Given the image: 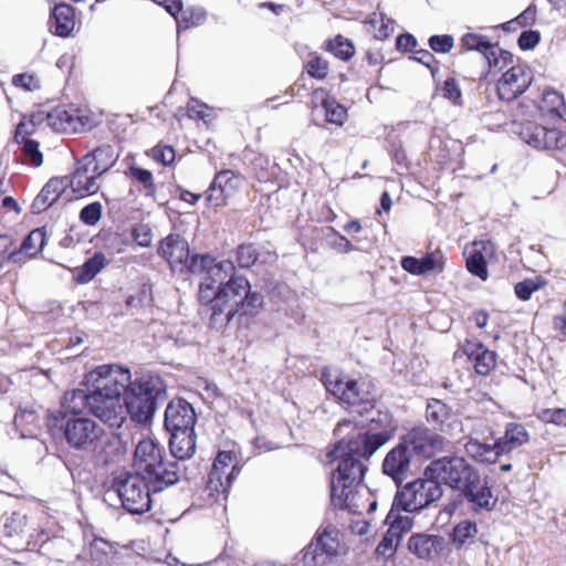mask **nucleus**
<instances>
[{
    "mask_svg": "<svg viewBox=\"0 0 566 566\" xmlns=\"http://www.w3.org/2000/svg\"><path fill=\"white\" fill-rule=\"evenodd\" d=\"M334 434L338 440L326 453V463H336L331 478L332 504L354 514L375 512L377 499L361 484L367 470L363 460L391 440L392 430L370 433L354 421L346 420L337 423Z\"/></svg>",
    "mask_w": 566,
    "mask_h": 566,
    "instance_id": "nucleus-1",
    "label": "nucleus"
},
{
    "mask_svg": "<svg viewBox=\"0 0 566 566\" xmlns=\"http://www.w3.org/2000/svg\"><path fill=\"white\" fill-rule=\"evenodd\" d=\"M130 384V370L117 364L101 365L85 375L88 411L111 428L126 419L123 394Z\"/></svg>",
    "mask_w": 566,
    "mask_h": 566,
    "instance_id": "nucleus-2",
    "label": "nucleus"
},
{
    "mask_svg": "<svg viewBox=\"0 0 566 566\" xmlns=\"http://www.w3.org/2000/svg\"><path fill=\"white\" fill-rule=\"evenodd\" d=\"M324 386L327 391L340 400L342 403L355 408V416L352 418L342 419V421H354L365 431L370 433H379L384 430H392L395 433L396 428L391 424L389 413L375 409V398L365 389V382H358L339 373H325Z\"/></svg>",
    "mask_w": 566,
    "mask_h": 566,
    "instance_id": "nucleus-3",
    "label": "nucleus"
},
{
    "mask_svg": "<svg viewBox=\"0 0 566 566\" xmlns=\"http://www.w3.org/2000/svg\"><path fill=\"white\" fill-rule=\"evenodd\" d=\"M133 465L136 473L149 480L154 493L178 483L185 475L181 463L165 461V449L150 436H142L137 440Z\"/></svg>",
    "mask_w": 566,
    "mask_h": 566,
    "instance_id": "nucleus-4",
    "label": "nucleus"
},
{
    "mask_svg": "<svg viewBox=\"0 0 566 566\" xmlns=\"http://www.w3.org/2000/svg\"><path fill=\"white\" fill-rule=\"evenodd\" d=\"M211 324L217 327L227 325L238 313L250 315L262 305V296L251 292L249 281L243 276L231 277L218 286L212 295Z\"/></svg>",
    "mask_w": 566,
    "mask_h": 566,
    "instance_id": "nucleus-5",
    "label": "nucleus"
},
{
    "mask_svg": "<svg viewBox=\"0 0 566 566\" xmlns=\"http://www.w3.org/2000/svg\"><path fill=\"white\" fill-rule=\"evenodd\" d=\"M164 391L165 387L159 377L145 376L135 381L130 380L124 399L126 415L128 413L132 420L139 423L149 421L157 409V400Z\"/></svg>",
    "mask_w": 566,
    "mask_h": 566,
    "instance_id": "nucleus-6",
    "label": "nucleus"
},
{
    "mask_svg": "<svg viewBox=\"0 0 566 566\" xmlns=\"http://www.w3.org/2000/svg\"><path fill=\"white\" fill-rule=\"evenodd\" d=\"M111 147H101L85 155L75 171L67 177V187L78 197L96 193L99 189L97 179L113 165Z\"/></svg>",
    "mask_w": 566,
    "mask_h": 566,
    "instance_id": "nucleus-7",
    "label": "nucleus"
},
{
    "mask_svg": "<svg viewBox=\"0 0 566 566\" xmlns=\"http://www.w3.org/2000/svg\"><path fill=\"white\" fill-rule=\"evenodd\" d=\"M50 432L62 434L70 448L77 451H87L96 447L103 429L88 417H73L61 421L56 418H46Z\"/></svg>",
    "mask_w": 566,
    "mask_h": 566,
    "instance_id": "nucleus-8",
    "label": "nucleus"
},
{
    "mask_svg": "<svg viewBox=\"0 0 566 566\" xmlns=\"http://www.w3.org/2000/svg\"><path fill=\"white\" fill-rule=\"evenodd\" d=\"M233 262L222 260L217 262L209 254H192L190 263V273L206 274L205 280L200 283L199 298L201 302L209 303L212 295L217 292L218 286H222L231 277H235Z\"/></svg>",
    "mask_w": 566,
    "mask_h": 566,
    "instance_id": "nucleus-9",
    "label": "nucleus"
},
{
    "mask_svg": "<svg viewBox=\"0 0 566 566\" xmlns=\"http://www.w3.org/2000/svg\"><path fill=\"white\" fill-rule=\"evenodd\" d=\"M115 489L122 505L132 514H142L151 506L150 485L147 478L139 473H123L114 480Z\"/></svg>",
    "mask_w": 566,
    "mask_h": 566,
    "instance_id": "nucleus-10",
    "label": "nucleus"
},
{
    "mask_svg": "<svg viewBox=\"0 0 566 566\" xmlns=\"http://www.w3.org/2000/svg\"><path fill=\"white\" fill-rule=\"evenodd\" d=\"M478 472L461 457H444L432 461L424 470V476H430L437 483L463 490Z\"/></svg>",
    "mask_w": 566,
    "mask_h": 566,
    "instance_id": "nucleus-11",
    "label": "nucleus"
},
{
    "mask_svg": "<svg viewBox=\"0 0 566 566\" xmlns=\"http://www.w3.org/2000/svg\"><path fill=\"white\" fill-rule=\"evenodd\" d=\"M442 495V488L430 476L417 479L407 483L399 491L395 499V504L406 512H419L438 501Z\"/></svg>",
    "mask_w": 566,
    "mask_h": 566,
    "instance_id": "nucleus-12",
    "label": "nucleus"
},
{
    "mask_svg": "<svg viewBox=\"0 0 566 566\" xmlns=\"http://www.w3.org/2000/svg\"><path fill=\"white\" fill-rule=\"evenodd\" d=\"M469 441L464 444L468 455L481 463H495L501 455L499 440L494 438L493 430L482 420L474 419V422L467 428Z\"/></svg>",
    "mask_w": 566,
    "mask_h": 566,
    "instance_id": "nucleus-13",
    "label": "nucleus"
},
{
    "mask_svg": "<svg viewBox=\"0 0 566 566\" xmlns=\"http://www.w3.org/2000/svg\"><path fill=\"white\" fill-rule=\"evenodd\" d=\"M342 551L340 532L337 527L328 524L305 548L303 562L305 566H327L342 554Z\"/></svg>",
    "mask_w": 566,
    "mask_h": 566,
    "instance_id": "nucleus-14",
    "label": "nucleus"
},
{
    "mask_svg": "<svg viewBox=\"0 0 566 566\" xmlns=\"http://www.w3.org/2000/svg\"><path fill=\"white\" fill-rule=\"evenodd\" d=\"M240 471L241 468L238 464L235 453L232 451H220L208 474L206 490L209 492V496L216 497V500L220 495L226 496Z\"/></svg>",
    "mask_w": 566,
    "mask_h": 566,
    "instance_id": "nucleus-15",
    "label": "nucleus"
},
{
    "mask_svg": "<svg viewBox=\"0 0 566 566\" xmlns=\"http://www.w3.org/2000/svg\"><path fill=\"white\" fill-rule=\"evenodd\" d=\"M399 441L406 447L413 458L431 459L442 452L447 444L446 439L428 427L418 426L403 436Z\"/></svg>",
    "mask_w": 566,
    "mask_h": 566,
    "instance_id": "nucleus-16",
    "label": "nucleus"
},
{
    "mask_svg": "<svg viewBox=\"0 0 566 566\" xmlns=\"http://www.w3.org/2000/svg\"><path fill=\"white\" fill-rule=\"evenodd\" d=\"M3 537L8 545H36L48 539L44 530H36L29 525L28 516L21 512H12L4 515L2 523Z\"/></svg>",
    "mask_w": 566,
    "mask_h": 566,
    "instance_id": "nucleus-17",
    "label": "nucleus"
},
{
    "mask_svg": "<svg viewBox=\"0 0 566 566\" xmlns=\"http://www.w3.org/2000/svg\"><path fill=\"white\" fill-rule=\"evenodd\" d=\"M428 422L453 437H460L467 432V428L474 422L473 418H461L441 400L431 399L426 409Z\"/></svg>",
    "mask_w": 566,
    "mask_h": 566,
    "instance_id": "nucleus-18",
    "label": "nucleus"
},
{
    "mask_svg": "<svg viewBox=\"0 0 566 566\" xmlns=\"http://www.w3.org/2000/svg\"><path fill=\"white\" fill-rule=\"evenodd\" d=\"M520 136L526 144L541 150H557L566 147V134L535 123L522 125Z\"/></svg>",
    "mask_w": 566,
    "mask_h": 566,
    "instance_id": "nucleus-19",
    "label": "nucleus"
},
{
    "mask_svg": "<svg viewBox=\"0 0 566 566\" xmlns=\"http://www.w3.org/2000/svg\"><path fill=\"white\" fill-rule=\"evenodd\" d=\"M531 83L530 70L525 65H514L497 81V95L502 101H514L528 88Z\"/></svg>",
    "mask_w": 566,
    "mask_h": 566,
    "instance_id": "nucleus-20",
    "label": "nucleus"
},
{
    "mask_svg": "<svg viewBox=\"0 0 566 566\" xmlns=\"http://www.w3.org/2000/svg\"><path fill=\"white\" fill-rule=\"evenodd\" d=\"M48 125L59 133L76 134L92 127L88 116L80 114L78 109L56 107L44 114Z\"/></svg>",
    "mask_w": 566,
    "mask_h": 566,
    "instance_id": "nucleus-21",
    "label": "nucleus"
},
{
    "mask_svg": "<svg viewBox=\"0 0 566 566\" xmlns=\"http://www.w3.org/2000/svg\"><path fill=\"white\" fill-rule=\"evenodd\" d=\"M158 254L166 259L171 269L176 271L190 272L192 255L189 254V244L179 234H169L160 241Z\"/></svg>",
    "mask_w": 566,
    "mask_h": 566,
    "instance_id": "nucleus-22",
    "label": "nucleus"
},
{
    "mask_svg": "<svg viewBox=\"0 0 566 566\" xmlns=\"http://www.w3.org/2000/svg\"><path fill=\"white\" fill-rule=\"evenodd\" d=\"M412 459L409 450L399 441L385 457L382 472L390 476L396 484H400L412 471Z\"/></svg>",
    "mask_w": 566,
    "mask_h": 566,
    "instance_id": "nucleus-23",
    "label": "nucleus"
},
{
    "mask_svg": "<svg viewBox=\"0 0 566 566\" xmlns=\"http://www.w3.org/2000/svg\"><path fill=\"white\" fill-rule=\"evenodd\" d=\"M196 413L190 403L178 399L170 401L165 411V427L167 431L177 432L193 429Z\"/></svg>",
    "mask_w": 566,
    "mask_h": 566,
    "instance_id": "nucleus-24",
    "label": "nucleus"
},
{
    "mask_svg": "<svg viewBox=\"0 0 566 566\" xmlns=\"http://www.w3.org/2000/svg\"><path fill=\"white\" fill-rule=\"evenodd\" d=\"M85 409H88V390L73 389L63 395L60 409L50 411L46 418H56L61 421L73 417H84L82 413Z\"/></svg>",
    "mask_w": 566,
    "mask_h": 566,
    "instance_id": "nucleus-25",
    "label": "nucleus"
},
{
    "mask_svg": "<svg viewBox=\"0 0 566 566\" xmlns=\"http://www.w3.org/2000/svg\"><path fill=\"white\" fill-rule=\"evenodd\" d=\"M461 44L467 50H475L482 53L490 67H501V60L504 62L510 55L509 52L502 51L497 45L492 44L486 36L475 33L464 34Z\"/></svg>",
    "mask_w": 566,
    "mask_h": 566,
    "instance_id": "nucleus-26",
    "label": "nucleus"
},
{
    "mask_svg": "<svg viewBox=\"0 0 566 566\" xmlns=\"http://www.w3.org/2000/svg\"><path fill=\"white\" fill-rule=\"evenodd\" d=\"M495 254V247L491 241H475L467 256V269L473 275L485 281L488 279V261Z\"/></svg>",
    "mask_w": 566,
    "mask_h": 566,
    "instance_id": "nucleus-27",
    "label": "nucleus"
},
{
    "mask_svg": "<svg viewBox=\"0 0 566 566\" xmlns=\"http://www.w3.org/2000/svg\"><path fill=\"white\" fill-rule=\"evenodd\" d=\"M444 539L438 535L413 534L408 541V549L422 559H431L443 549Z\"/></svg>",
    "mask_w": 566,
    "mask_h": 566,
    "instance_id": "nucleus-28",
    "label": "nucleus"
},
{
    "mask_svg": "<svg viewBox=\"0 0 566 566\" xmlns=\"http://www.w3.org/2000/svg\"><path fill=\"white\" fill-rule=\"evenodd\" d=\"M463 352L474 363V369L479 375H488L496 364V353L490 350L481 343L467 342Z\"/></svg>",
    "mask_w": 566,
    "mask_h": 566,
    "instance_id": "nucleus-29",
    "label": "nucleus"
},
{
    "mask_svg": "<svg viewBox=\"0 0 566 566\" xmlns=\"http://www.w3.org/2000/svg\"><path fill=\"white\" fill-rule=\"evenodd\" d=\"M67 188V177L51 178L34 198L31 209L33 213H41L52 206Z\"/></svg>",
    "mask_w": 566,
    "mask_h": 566,
    "instance_id": "nucleus-30",
    "label": "nucleus"
},
{
    "mask_svg": "<svg viewBox=\"0 0 566 566\" xmlns=\"http://www.w3.org/2000/svg\"><path fill=\"white\" fill-rule=\"evenodd\" d=\"M462 491L467 500L472 504L474 511H490L494 506L495 501L493 500L491 490L481 481L479 473L475 474V479L470 481Z\"/></svg>",
    "mask_w": 566,
    "mask_h": 566,
    "instance_id": "nucleus-31",
    "label": "nucleus"
},
{
    "mask_svg": "<svg viewBox=\"0 0 566 566\" xmlns=\"http://www.w3.org/2000/svg\"><path fill=\"white\" fill-rule=\"evenodd\" d=\"M169 449L179 461L190 459L196 452V434L193 429L170 433Z\"/></svg>",
    "mask_w": 566,
    "mask_h": 566,
    "instance_id": "nucleus-32",
    "label": "nucleus"
},
{
    "mask_svg": "<svg viewBox=\"0 0 566 566\" xmlns=\"http://www.w3.org/2000/svg\"><path fill=\"white\" fill-rule=\"evenodd\" d=\"M50 27L59 36H67L75 27L74 8L67 3L56 4L52 11Z\"/></svg>",
    "mask_w": 566,
    "mask_h": 566,
    "instance_id": "nucleus-33",
    "label": "nucleus"
},
{
    "mask_svg": "<svg viewBox=\"0 0 566 566\" xmlns=\"http://www.w3.org/2000/svg\"><path fill=\"white\" fill-rule=\"evenodd\" d=\"M321 103L325 109L326 119L332 124L342 126L347 117L346 108L340 105L335 98L331 97L324 88H316L313 91V103Z\"/></svg>",
    "mask_w": 566,
    "mask_h": 566,
    "instance_id": "nucleus-34",
    "label": "nucleus"
},
{
    "mask_svg": "<svg viewBox=\"0 0 566 566\" xmlns=\"http://www.w3.org/2000/svg\"><path fill=\"white\" fill-rule=\"evenodd\" d=\"M497 440L503 454H509L513 450L526 444L530 441V433L524 424L510 422L505 427L504 436Z\"/></svg>",
    "mask_w": 566,
    "mask_h": 566,
    "instance_id": "nucleus-35",
    "label": "nucleus"
},
{
    "mask_svg": "<svg viewBox=\"0 0 566 566\" xmlns=\"http://www.w3.org/2000/svg\"><path fill=\"white\" fill-rule=\"evenodd\" d=\"M105 256L101 253L94 254L82 266L74 270V279L77 283H87L95 277L105 266Z\"/></svg>",
    "mask_w": 566,
    "mask_h": 566,
    "instance_id": "nucleus-36",
    "label": "nucleus"
},
{
    "mask_svg": "<svg viewBox=\"0 0 566 566\" xmlns=\"http://www.w3.org/2000/svg\"><path fill=\"white\" fill-rule=\"evenodd\" d=\"M125 174L127 177L132 178L133 181L143 186V191L147 197H155L156 185L150 170L144 169L137 165H129Z\"/></svg>",
    "mask_w": 566,
    "mask_h": 566,
    "instance_id": "nucleus-37",
    "label": "nucleus"
},
{
    "mask_svg": "<svg viewBox=\"0 0 566 566\" xmlns=\"http://www.w3.org/2000/svg\"><path fill=\"white\" fill-rule=\"evenodd\" d=\"M45 244V232L42 229L32 230L20 245L19 256L24 254L28 258L35 256L42 251Z\"/></svg>",
    "mask_w": 566,
    "mask_h": 566,
    "instance_id": "nucleus-38",
    "label": "nucleus"
},
{
    "mask_svg": "<svg viewBox=\"0 0 566 566\" xmlns=\"http://www.w3.org/2000/svg\"><path fill=\"white\" fill-rule=\"evenodd\" d=\"M543 109L562 119H566V105L564 96L554 90H547L543 94Z\"/></svg>",
    "mask_w": 566,
    "mask_h": 566,
    "instance_id": "nucleus-39",
    "label": "nucleus"
},
{
    "mask_svg": "<svg viewBox=\"0 0 566 566\" xmlns=\"http://www.w3.org/2000/svg\"><path fill=\"white\" fill-rule=\"evenodd\" d=\"M478 534V526L474 522L464 520L453 527L452 541L455 545L462 546L473 543Z\"/></svg>",
    "mask_w": 566,
    "mask_h": 566,
    "instance_id": "nucleus-40",
    "label": "nucleus"
},
{
    "mask_svg": "<svg viewBox=\"0 0 566 566\" xmlns=\"http://www.w3.org/2000/svg\"><path fill=\"white\" fill-rule=\"evenodd\" d=\"M213 184L221 189V193L231 198L239 189L241 179L232 170H221L216 175Z\"/></svg>",
    "mask_w": 566,
    "mask_h": 566,
    "instance_id": "nucleus-41",
    "label": "nucleus"
},
{
    "mask_svg": "<svg viewBox=\"0 0 566 566\" xmlns=\"http://www.w3.org/2000/svg\"><path fill=\"white\" fill-rule=\"evenodd\" d=\"M385 523L389 524L388 530L391 531V534H396L399 539L402 534L409 532L413 526L411 517L408 515H397L394 510L387 514Z\"/></svg>",
    "mask_w": 566,
    "mask_h": 566,
    "instance_id": "nucleus-42",
    "label": "nucleus"
},
{
    "mask_svg": "<svg viewBox=\"0 0 566 566\" xmlns=\"http://www.w3.org/2000/svg\"><path fill=\"white\" fill-rule=\"evenodd\" d=\"M328 50L340 60H348L355 52L353 44L342 35H337L334 40L329 41Z\"/></svg>",
    "mask_w": 566,
    "mask_h": 566,
    "instance_id": "nucleus-43",
    "label": "nucleus"
},
{
    "mask_svg": "<svg viewBox=\"0 0 566 566\" xmlns=\"http://www.w3.org/2000/svg\"><path fill=\"white\" fill-rule=\"evenodd\" d=\"M14 244V240L7 234H0V268L6 262H19V252L17 250H11Z\"/></svg>",
    "mask_w": 566,
    "mask_h": 566,
    "instance_id": "nucleus-44",
    "label": "nucleus"
},
{
    "mask_svg": "<svg viewBox=\"0 0 566 566\" xmlns=\"http://www.w3.org/2000/svg\"><path fill=\"white\" fill-rule=\"evenodd\" d=\"M43 120L44 114L39 113L36 115H33L29 120L20 122L15 129V142L21 143L28 139L27 136L34 133L35 125L42 123Z\"/></svg>",
    "mask_w": 566,
    "mask_h": 566,
    "instance_id": "nucleus-45",
    "label": "nucleus"
},
{
    "mask_svg": "<svg viewBox=\"0 0 566 566\" xmlns=\"http://www.w3.org/2000/svg\"><path fill=\"white\" fill-rule=\"evenodd\" d=\"M444 262L446 259L441 251L437 250L428 253L426 256L421 258V269H423V274L429 272H442Z\"/></svg>",
    "mask_w": 566,
    "mask_h": 566,
    "instance_id": "nucleus-46",
    "label": "nucleus"
},
{
    "mask_svg": "<svg viewBox=\"0 0 566 566\" xmlns=\"http://www.w3.org/2000/svg\"><path fill=\"white\" fill-rule=\"evenodd\" d=\"M537 418L545 423L566 427V408H547L537 413Z\"/></svg>",
    "mask_w": 566,
    "mask_h": 566,
    "instance_id": "nucleus-47",
    "label": "nucleus"
},
{
    "mask_svg": "<svg viewBox=\"0 0 566 566\" xmlns=\"http://www.w3.org/2000/svg\"><path fill=\"white\" fill-rule=\"evenodd\" d=\"M370 22L376 29L375 36L379 40L387 39L395 30V21L381 13L379 14V20L374 18Z\"/></svg>",
    "mask_w": 566,
    "mask_h": 566,
    "instance_id": "nucleus-48",
    "label": "nucleus"
},
{
    "mask_svg": "<svg viewBox=\"0 0 566 566\" xmlns=\"http://www.w3.org/2000/svg\"><path fill=\"white\" fill-rule=\"evenodd\" d=\"M102 218V205L93 202L85 206L80 212V219L87 226H95Z\"/></svg>",
    "mask_w": 566,
    "mask_h": 566,
    "instance_id": "nucleus-49",
    "label": "nucleus"
},
{
    "mask_svg": "<svg viewBox=\"0 0 566 566\" xmlns=\"http://www.w3.org/2000/svg\"><path fill=\"white\" fill-rule=\"evenodd\" d=\"M256 258V251L252 244H241L237 250V262L241 268L252 266Z\"/></svg>",
    "mask_w": 566,
    "mask_h": 566,
    "instance_id": "nucleus-50",
    "label": "nucleus"
},
{
    "mask_svg": "<svg viewBox=\"0 0 566 566\" xmlns=\"http://www.w3.org/2000/svg\"><path fill=\"white\" fill-rule=\"evenodd\" d=\"M88 549L92 559H94L97 563H104L107 558L108 553L111 552V546L106 541L102 538H95L90 544Z\"/></svg>",
    "mask_w": 566,
    "mask_h": 566,
    "instance_id": "nucleus-51",
    "label": "nucleus"
},
{
    "mask_svg": "<svg viewBox=\"0 0 566 566\" xmlns=\"http://www.w3.org/2000/svg\"><path fill=\"white\" fill-rule=\"evenodd\" d=\"M12 84L29 92L36 91L41 87L39 77L28 73L14 75L12 77Z\"/></svg>",
    "mask_w": 566,
    "mask_h": 566,
    "instance_id": "nucleus-52",
    "label": "nucleus"
},
{
    "mask_svg": "<svg viewBox=\"0 0 566 566\" xmlns=\"http://www.w3.org/2000/svg\"><path fill=\"white\" fill-rule=\"evenodd\" d=\"M148 155H150L154 160L165 166L174 163L176 157L175 149L171 146H156Z\"/></svg>",
    "mask_w": 566,
    "mask_h": 566,
    "instance_id": "nucleus-53",
    "label": "nucleus"
},
{
    "mask_svg": "<svg viewBox=\"0 0 566 566\" xmlns=\"http://www.w3.org/2000/svg\"><path fill=\"white\" fill-rule=\"evenodd\" d=\"M23 144L22 150L25 157H28L31 164L39 167L43 163L42 153L39 150V144L33 139H25L21 142Z\"/></svg>",
    "mask_w": 566,
    "mask_h": 566,
    "instance_id": "nucleus-54",
    "label": "nucleus"
},
{
    "mask_svg": "<svg viewBox=\"0 0 566 566\" xmlns=\"http://www.w3.org/2000/svg\"><path fill=\"white\" fill-rule=\"evenodd\" d=\"M307 72L312 77L323 80L328 73V63L318 56H314L307 62Z\"/></svg>",
    "mask_w": 566,
    "mask_h": 566,
    "instance_id": "nucleus-55",
    "label": "nucleus"
},
{
    "mask_svg": "<svg viewBox=\"0 0 566 566\" xmlns=\"http://www.w3.org/2000/svg\"><path fill=\"white\" fill-rule=\"evenodd\" d=\"M133 238L139 247H150L153 241V233L148 226L138 224L133 229Z\"/></svg>",
    "mask_w": 566,
    "mask_h": 566,
    "instance_id": "nucleus-56",
    "label": "nucleus"
},
{
    "mask_svg": "<svg viewBox=\"0 0 566 566\" xmlns=\"http://www.w3.org/2000/svg\"><path fill=\"white\" fill-rule=\"evenodd\" d=\"M430 48L439 53H447L453 48V38L451 35H432L429 39Z\"/></svg>",
    "mask_w": 566,
    "mask_h": 566,
    "instance_id": "nucleus-57",
    "label": "nucleus"
},
{
    "mask_svg": "<svg viewBox=\"0 0 566 566\" xmlns=\"http://www.w3.org/2000/svg\"><path fill=\"white\" fill-rule=\"evenodd\" d=\"M229 197L226 193H221V189L213 182L209 187L206 196V201L210 207L224 206Z\"/></svg>",
    "mask_w": 566,
    "mask_h": 566,
    "instance_id": "nucleus-58",
    "label": "nucleus"
},
{
    "mask_svg": "<svg viewBox=\"0 0 566 566\" xmlns=\"http://www.w3.org/2000/svg\"><path fill=\"white\" fill-rule=\"evenodd\" d=\"M399 538L396 534H391V531L388 530L385 534L384 538L377 546V553L380 555H390L395 552V547L399 543Z\"/></svg>",
    "mask_w": 566,
    "mask_h": 566,
    "instance_id": "nucleus-59",
    "label": "nucleus"
},
{
    "mask_svg": "<svg viewBox=\"0 0 566 566\" xmlns=\"http://www.w3.org/2000/svg\"><path fill=\"white\" fill-rule=\"evenodd\" d=\"M539 286L541 285L533 280H525L515 285V293L521 300L526 301Z\"/></svg>",
    "mask_w": 566,
    "mask_h": 566,
    "instance_id": "nucleus-60",
    "label": "nucleus"
},
{
    "mask_svg": "<svg viewBox=\"0 0 566 566\" xmlns=\"http://www.w3.org/2000/svg\"><path fill=\"white\" fill-rule=\"evenodd\" d=\"M443 96L450 99L453 104H459L461 101V90L454 78L446 80L443 84Z\"/></svg>",
    "mask_w": 566,
    "mask_h": 566,
    "instance_id": "nucleus-61",
    "label": "nucleus"
},
{
    "mask_svg": "<svg viewBox=\"0 0 566 566\" xmlns=\"http://www.w3.org/2000/svg\"><path fill=\"white\" fill-rule=\"evenodd\" d=\"M539 39L537 31H524L518 36V45L522 50H531L538 44Z\"/></svg>",
    "mask_w": 566,
    "mask_h": 566,
    "instance_id": "nucleus-62",
    "label": "nucleus"
},
{
    "mask_svg": "<svg viewBox=\"0 0 566 566\" xmlns=\"http://www.w3.org/2000/svg\"><path fill=\"white\" fill-rule=\"evenodd\" d=\"M401 268L413 274V275H423V269L422 265H421V259H417V258H413V256H403L401 259Z\"/></svg>",
    "mask_w": 566,
    "mask_h": 566,
    "instance_id": "nucleus-63",
    "label": "nucleus"
},
{
    "mask_svg": "<svg viewBox=\"0 0 566 566\" xmlns=\"http://www.w3.org/2000/svg\"><path fill=\"white\" fill-rule=\"evenodd\" d=\"M417 41L411 34H401L397 38V48L402 51H412Z\"/></svg>",
    "mask_w": 566,
    "mask_h": 566,
    "instance_id": "nucleus-64",
    "label": "nucleus"
}]
</instances>
